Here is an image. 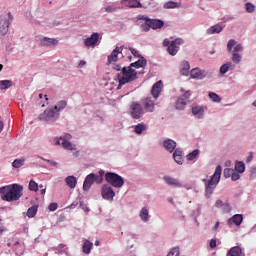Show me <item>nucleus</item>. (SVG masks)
Masks as SVG:
<instances>
[{
  "mask_svg": "<svg viewBox=\"0 0 256 256\" xmlns=\"http://www.w3.org/2000/svg\"><path fill=\"white\" fill-rule=\"evenodd\" d=\"M25 163L24 159H16L12 162V167L19 169L21 168Z\"/></svg>",
  "mask_w": 256,
  "mask_h": 256,
  "instance_id": "c03bdc74",
  "label": "nucleus"
},
{
  "mask_svg": "<svg viewBox=\"0 0 256 256\" xmlns=\"http://www.w3.org/2000/svg\"><path fill=\"white\" fill-rule=\"evenodd\" d=\"M163 179L170 186H174V187H182L183 186L177 179L172 178L170 176H165Z\"/></svg>",
  "mask_w": 256,
  "mask_h": 256,
  "instance_id": "a878e982",
  "label": "nucleus"
},
{
  "mask_svg": "<svg viewBox=\"0 0 256 256\" xmlns=\"http://www.w3.org/2000/svg\"><path fill=\"white\" fill-rule=\"evenodd\" d=\"M223 205H224V203H223L222 200H217V201L215 202V207H223Z\"/></svg>",
  "mask_w": 256,
  "mask_h": 256,
  "instance_id": "e2e57ef3",
  "label": "nucleus"
},
{
  "mask_svg": "<svg viewBox=\"0 0 256 256\" xmlns=\"http://www.w3.org/2000/svg\"><path fill=\"white\" fill-rule=\"evenodd\" d=\"M66 106H67L66 101H59L53 109L57 111V113H60V111H63V109H65Z\"/></svg>",
  "mask_w": 256,
  "mask_h": 256,
  "instance_id": "58836bf2",
  "label": "nucleus"
},
{
  "mask_svg": "<svg viewBox=\"0 0 256 256\" xmlns=\"http://www.w3.org/2000/svg\"><path fill=\"white\" fill-rule=\"evenodd\" d=\"M190 64L186 60L181 64V74L187 76L189 74Z\"/></svg>",
  "mask_w": 256,
  "mask_h": 256,
  "instance_id": "f704fd0d",
  "label": "nucleus"
},
{
  "mask_svg": "<svg viewBox=\"0 0 256 256\" xmlns=\"http://www.w3.org/2000/svg\"><path fill=\"white\" fill-rule=\"evenodd\" d=\"M41 46H47V47H51V46H55L58 44V40L55 38H48V37H43L40 40Z\"/></svg>",
  "mask_w": 256,
  "mask_h": 256,
  "instance_id": "aec40b11",
  "label": "nucleus"
},
{
  "mask_svg": "<svg viewBox=\"0 0 256 256\" xmlns=\"http://www.w3.org/2000/svg\"><path fill=\"white\" fill-rule=\"evenodd\" d=\"M142 106L144 113H153V111H155V102L151 98L142 100Z\"/></svg>",
  "mask_w": 256,
  "mask_h": 256,
  "instance_id": "4468645a",
  "label": "nucleus"
},
{
  "mask_svg": "<svg viewBox=\"0 0 256 256\" xmlns=\"http://www.w3.org/2000/svg\"><path fill=\"white\" fill-rule=\"evenodd\" d=\"M125 3V6L129 8H142L143 4L139 0H123Z\"/></svg>",
  "mask_w": 256,
  "mask_h": 256,
  "instance_id": "393cba45",
  "label": "nucleus"
},
{
  "mask_svg": "<svg viewBox=\"0 0 256 256\" xmlns=\"http://www.w3.org/2000/svg\"><path fill=\"white\" fill-rule=\"evenodd\" d=\"M2 222H3V220L0 219V236L3 235L7 231V228L4 226V224Z\"/></svg>",
  "mask_w": 256,
  "mask_h": 256,
  "instance_id": "6e6d98bb",
  "label": "nucleus"
},
{
  "mask_svg": "<svg viewBox=\"0 0 256 256\" xmlns=\"http://www.w3.org/2000/svg\"><path fill=\"white\" fill-rule=\"evenodd\" d=\"M139 21H147L150 22V26L152 30H159L162 29L165 25L163 20L160 19H150L145 15H138L137 16V25H139Z\"/></svg>",
  "mask_w": 256,
  "mask_h": 256,
  "instance_id": "39448f33",
  "label": "nucleus"
},
{
  "mask_svg": "<svg viewBox=\"0 0 256 256\" xmlns=\"http://www.w3.org/2000/svg\"><path fill=\"white\" fill-rule=\"evenodd\" d=\"M24 187L19 184L0 188L1 199L7 202L18 201L23 196Z\"/></svg>",
  "mask_w": 256,
  "mask_h": 256,
  "instance_id": "f257e3e1",
  "label": "nucleus"
},
{
  "mask_svg": "<svg viewBox=\"0 0 256 256\" xmlns=\"http://www.w3.org/2000/svg\"><path fill=\"white\" fill-rule=\"evenodd\" d=\"M226 256H245V254H243L241 247L234 246L228 250Z\"/></svg>",
  "mask_w": 256,
  "mask_h": 256,
  "instance_id": "4be33fe9",
  "label": "nucleus"
},
{
  "mask_svg": "<svg viewBox=\"0 0 256 256\" xmlns=\"http://www.w3.org/2000/svg\"><path fill=\"white\" fill-rule=\"evenodd\" d=\"M146 65H147V60H145V57L140 56L139 60H137V62H132L129 65V67H131L132 69L133 68L139 69V68H144Z\"/></svg>",
  "mask_w": 256,
  "mask_h": 256,
  "instance_id": "412c9836",
  "label": "nucleus"
},
{
  "mask_svg": "<svg viewBox=\"0 0 256 256\" xmlns=\"http://www.w3.org/2000/svg\"><path fill=\"white\" fill-rule=\"evenodd\" d=\"M235 170L238 173L242 174L245 171V164H244V162H236Z\"/></svg>",
  "mask_w": 256,
  "mask_h": 256,
  "instance_id": "79ce46f5",
  "label": "nucleus"
},
{
  "mask_svg": "<svg viewBox=\"0 0 256 256\" xmlns=\"http://www.w3.org/2000/svg\"><path fill=\"white\" fill-rule=\"evenodd\" d=\"M245 8L247 13H253L255 11V6L251 3H246Z\"/></svg>",
  "mask_w": 256,
  "mask_h": 256,
  "instance_id": "3c124183",
  "label": "nucleus"
},
{
  "mask_svg": "<svg viewBox=\"0 0 256 256\" xmlns=\"http://www.w3.org/2000/svg\"><path fill=\"white\" fill-rule=\"evenodd\" d=\"M105 13H115V11H118V7H115L113 5H108L104 7Z\"/></svg>",
  "mask_w": 256,
  "mask_h": 256,
  "instance_id": "8fccbe9b",
  "label": "nucleus"
},
{
  "mask_svg": "<svg viewBox=\"0 0 256 256\" xmlns=\"http://www.w3.org/2000/svg\"><path fill=\"white\" fill-rule=\"evenodd\" d=\"M57 208H58V204L57 203H51L48 206L49 211H56Z\"/></svg>",
  "mask_w": 256,
  "mask_h": 256,
  "instance_id": "bf43d9fd",
  "label": "nucleus"
},
{
  "mask_svg": "<svg viewBox=\"0 0 256 256\" xmlns=\"http://www.w3.org/2000/svg\"><path fill=\"white\" fill-rule=\"evenodd\" d=\"M112 69L115 71H121L122 66L120 64H115V62L112 64Z\"/></svg>",
  "mask_w": 256,
  "mask_h": 256,
  "instance_id": "052dcab7",
  "label": "nucleus"
},
{
  "mask_svg": "<svg viewBox=\"0 0 256 256\" xmlns=\"http://www.w3.org/2000/svg\"><path fill=\"white\" fill-rule=\"evenodd\" d=\"M167 256H180V249L179 247H173L169 254H167Z\"/></svg>",
  "mask_w": 256,
  "mask_h": 256,
  "instance_id": "09e8293b",
  "label": "nucleus"
},
{
  "mask_svg": "<svg viewBox=\"0 0 256 256\" xmlns=\"http://www.w3.org/2000/svg\"><path fill=\"white\" fill-rule=\"evenodd\" d=\"M13 15L11 12L8 13V17L0 16V34L6 35L9 31V26L13 22Z\"/></svg>",
  "mask_w": 256,
  "mask_h": 256,
  "instance_id": "6e6552de",
  "label": "nucleus"
},
{
  "mask_svg": "<svg viewBox=\"0 0 256 256\" xmlns=\"http://www.w3.org/2000/svg\"><path fill=\"white\" fill-rule=\"evenodd\" d=\"M86 65L85 60H81V62H79V67H84Z\"/></svg>",
  "mask_w": 256,
  "mask_h": 256,
  "instance_id": "774afa93",
  "label": "nucleus"
},
{
  "mask_svg": "<svg viewBox=\"0 0 256 256\" xmlns=\"http://www.w3.org/2000/svg\"><path fill=\"white\" fill-rule=\"evenodd\" d=\"M219 227H220V222L217 221V222L215 223L214 227H213V230H214V231H217V230L219 229Z\"/></svg>",
  "mask_w": 256,
  "mask_h": 256,
  "instance_id": "338daca9",
  "label": "nucleus"
},
{
  "mask_svg": "<svg viewBox=\"0 0 256 256\" xmlns=\"http://www.w3.org/2000/svg\"><path fill=\"white\" fill-rule=\"evenodd\" d=\"M59 117L58 111L53 108H47L42 114L39 115L40 121L55 122Z\"/></svg>",
  "mask_w": 256,
  "mask_h": 256,
  "instance_id": "423d86ee",
  "label": "nucleus"
},
{
  "mask_svg": "<svg viewBox=\"0 0 256 256\" xmlns=\"http://www.w3.org/2000/svg\"><path fill=\"white\" fill-rule=\"evenodd\" d=\"M232 174H233V170L228 169V168L224 169L223 175H224L225 178L232 177Z\"/></svg>",
  "mask_w": 256,
  "mask_h": 256,
  "instance_id": "864d4df0",
  "label": "nucleus"
},
{
  "mask_svg": "<svg viewBox=\"0 0 256 256\" xmlns=\"http://www.w3.org/2000/svg\"><path fill=\"white\" fill-rule=\"evenodd\" d=\"M94 182L100 184L103 182V178L102 177H99V176H96V179H94Z\"/></svg>",
  "mask_w": 256,
  "mask_h": 256,
  "instance_id": "0e129e2a",
  "label": "nucleus"
},
{
  "mask_svg": "<svg viewBox=\"0 0 256 256\" xmlns=\"http://www.w3.org/2000/svg\"><path fill=\"white\" fill-rule=\"evenodd\" d=\"M130 115L134 120L141 119V117L145 115V110L143 109V105L137 102H132L130 105Z\"/></svg>",
  "mask_w": 256,
  "mask_h": 256,
  "instance_id": "0eeeda50",
  "label": "nucleus"
},
{
  "mask_svg": "<svg viewBox=\"0 0 256 256\" xmlns=\"http://www.w3.org/2000/svg\"><path fill=\"white\" fill-rule=\"evenodd\" d=\"M80 207H81V209H83V211H86V212L89 211V208H88L87 205L84 204L83 202L80 203Z\"/></svg>",
  "mask_w": 256,
  "mask_h": 256,
  "instance_id": "680f3d73",
  "label": "nucleus"
},
{
  "mask_svg": "<svg viewBox=\"0 0 256 256\" xmlns=\"http://www.w3.org/2000/svg\"><path fill=\"white\" fill-rule=\"evenodd\" d=\"M137 79V71L132 69L131 66H124L122 71L117 74L118 87L117 89H122L125 84L131 83Z\"/></svg>",
  "mask_w": 256,
  "mask_h": 256,
  "instance_id": "f03ea898",
  "label": "nucleus"
},
{
  "mask_svg": "<svg viewBox=\"0 0 256 256\" xmlns=\"http://www.w3.org/2000/svg\"><path fill=\"white\" fill-rule=\"evenodd\" d=\"M98 40H99V33H92V36L86 38L85 46L86 47L95 46Z\"/></svg>",
  "mask_w": 256,
  "mask_h": 256,
  "instance_id": "f3484780",
  "label": "nucleus"
},
{
  "mask_svg": "<svg viewBox=\"0 0 256 256\" xmlns=\"http://www.w3.org/2000/svg\"><path fill=\"white\" fill-rule=\"evenodd\" d=\"M163 83L162 81H158L157 83L154 84L151 90V94L155 99H157L162 91Z\"/></svg>",
  "mask_w": 256,
  "mask_h": 256,
  "instance_id": "a211bd4d",
  "label": "nucleus"
},
{
  "mask_svg": "<svg viewBox=\"0 0 256 256\" xmlns=\"http://www.w3.org/2000/svg\"><path fill=\"white\" fill-rule=\"evenodd\" d=\"M170 40L169 39H165L164 41H163V45H164V47H169L170 46Z\"/></svg>",
  "mask_w": 256,
  "mask_h": 256,
  "instance_id": "69168bd1",
  "label": "nucleus"
},
{
  "mask_svg": "<svg viewBox=\"0 0 256 256\" xmlns=\"http://www.w3.org/2000/svg\"><path fill=\"white\" fill-rule=\"evenodd\" d=\"M199 153H200L199 149H194L192 152L186 155V159H188V161H194L198 157Z\"/></svg>",
  "mask_w": 256,
  "mask_h": 256,
  "instance_id": "e433bc0d",
  "label": "nucleus"
},
{
  "mask_svg": "<svg viewBox=\"0 0 256 256\" xmlns=\"http://www.w3.org/2000/svg\"><path fill=\"white\" fill-rule=\"evenodd\" d=\"M138 26H140L143 32H149V30L151 29L150 21L147 20H144V23H141V20H139Z\"/></svg>",
  "mask_w": 256,
  "mask_h": 256,
  "instance_id": "c9c22d12",
  "label": "nucleus"
},
{
  "mask_svg": "<svg viewBox=\"0 0 256 256\" xmlns=\"http://www.w3.org/2000/svg\"><path fill=\"white\" fill-rule=\"evenodd\" d=\"M243 222V215L235 214L231 218L228 219L227 223L229 226L235 225L236 227H240Z\"/></svg>",
  "mask_w": 256,
  "mask_h": 256,
  "instance_id": "dca6fc26",
  "label": "nucleus"
},
{
  "mask_svg": "<svg viewBox=\"0 0 256 256\" xmlns=\"http://www.w3.org/2000/svg\"><path fill=\"white\" fill-rule=\"evenodd\" d=\"M209 246L211 249H215L217 247V240L216 239H211Z\"/></svg>",
  "mask_w": 256,
  "mask_h": 256,
  "instance_id": "13d9d810",
  "label": "nucleus"
},
{
  "mask_svg": "<svg viewBox=\"0 0 256 256\" xmlns=\"http://www.w3.org/2000/svg\"><path fill=\"white\" fill-rule=\"evenodd\" d=\"M95 179H96V175L93 173L86 176V179L83 185V188L85 191H88L91 188L92 184L95 182Z\"/></svg>",
  "mask_w": 256,
  "mask_h": 256,
  "instance_id": "6ab92c4d",
  "label": "nucleus"
},
{
  "mask_svg": "<svg viewBox=\"0 0 256 256\" xmlns=\"http://www.w3.org/2000/svg\"><path fill=\"white\" fill-rule=\"evenodd\" d=\"M176 146H177L176 141H174L172 139H167V140L164 141V147L170 153H172L175 150Z\"/></svg>",
  "mask_w": 256,
  "mask_h": 256,
  "instance_id": "b1692460",
  "label": "nucleus"
},
{
  "mask_svg": "<svg viewBox=\"0 0 256 256\" xmlns=\"http://www.w3.org/2000/svg\"><path fill=\"white\" fill-rule=\"evenodd\" d=\"M38 213V206L34 205V206H31L30 208H28L27 210V217L29 219L31 218H35L36 215Z\"/></svg>",
  "mask_w": 256,
  "mask_h": 256,
  "instance_id": "473e14b6",
  "label": "nucleus"
},
{
  "mask_svg": "<svg viewBox=\"0 0 256 256\" xmlns=\"http://www.w3.org/2000/svg\"><path fill=\"white\" fill-rule=\"evenodd\" d=\"M56 145H62V147L65 150H68V151H76L77 150L76 144H73V143L69 142L68 140H66L65 138H62V137H60L56 141Z\"/></svg>",
  "mask_w": 256,
  "mask_h": 256,
  "instance_id": "ddd939ff",
  "label": "nucleus"
},
{
  "mask_svg": "<svg viewBox=\"0 0 256 256\" xmlns=\"http://www.w3.org/2000/svg\"><path fill=\"white\" fill-rule=\"evenodd\" d=\"M66 184L71 188L74 189L77 185V179L74 176H69L65 179Z\"/></svg>",
  "mask_w": 256,
  "mask_h": 256,
  "instance_id": "72a5a7b5",
  "label": "nucleus"
},
{
  "mask_svg": "<svg viewBox=\"0 0 256 256\" xmlns=\"http://www.w3.org/2000/svg\"><path fill=\"white\" fill-rule=\"evenodd\" d=\"M192 115H197L201 119L204 115V108L202 106L192 107Z\"/></svg>",
  "mask_w": 256,
  "mask_h": 256,
  "instance_id": "7c9ffc66",
  "label": "nucleus"
},
{
  "mask_svg": "<svg viewBox=\"0 0 256 256\" xmlns=\"http://www.w3.org/2000/svg\"><path fill=\"white\" fill-rule=\"evenodd\" d=\"M208 96L213 102L220 103L222 101V98L215 92H209Z\"/></svg>",
  "mask_w": 256,
  "mask_h": 256,
  "instance_id": "a19ab883",
  "label": "nucleus"
},
{
  "mask_svg": "<svg viewBox=\"0 0 256 256\" xmlns=\"http://www.w3.org/2000/svg\"><path fill=\"white\" fill-rule=\"evenodd\" d=\"M13 86V82L12 81H9V80H2L0 81V89L1 90H6L10 87Z\"/></svg>",
  "mask_w": 256,
  "mask_h": 256,
  "instance_id": "4c0bfd02",
  "label": "nucleus"
},
{
  "mask_svg": "<svg viewBox=\"0 0 256 256\" xmlns=\"http://www.w3.org/2000/svg\"><path fill=\"white\" fill-rule=\"evenodd\" d=\"M123 48L122 47H116L110 55L107 56V65H111L113 63H116L119 60V55L122 54Z\"/></svg>",
  "mask_w": 256,
  "mask_h": 256,
  "instance_id": "9b49d317",
  "label": "nucleus"
},
{
  "mask_svg": "<svg viewBox=\"0 0 256 256\" xmlns=\"http://www.w3.org/2000/svg\"><path fill=\"white\" fill-rule=\"evenodd\" d=\"M179 7H180V5L174 1H169L164 4L165 9H175V8H179Z\"/></svg>",
  "mask_w": 256,
  "mask_h": 256,
  "instance_id": "ea45409f",
  "label": "nucleus"
},
{
  "mask_svg": "<svg viewBox=\"0 0 256 256\" xmlns=\"http://www.w3.org/2000/svg\"><path fill=\"white\" fill-rule=\"evenodd\" d=\"M29 190L34 191V192H38L39 191V185L34 180H31L29 182Z\"/></svg>",
  "mask_w": 256,
  "mask_h": 256,
  "instance_id": "de8ad7c7",
  "label": "nucleus"
},
{
  "mask_svg": "<svg viewBox=\"0 0 256 256\" xmlns=\"http://www.w3.org/2000/svg\"><path fill=\"white\" fill-rule=\"evenodd\" d=\"M232 62L235 63V64H239L241 63V54L237 53V52H234L232 54V58H231Z\"/></svg>",
  "mask_w": 256,
  "mask_h": 256,
  "instance_id": "49530a36",
  "label": "nucleus"
},
{
  "mask_svg": "<svg viewBox=\"0 0 256 256\" xmlns=\"http://www.w3.org/2000/svg\"><path fill=\"white\" fill-rule=\"evenodd\" d=\"M233 47H234V51H233ZM227 50L229 53L234 52H242L243 47L241 46V44H237V42L235 41V39H230L227 43Z\"/></svg>",
  "mask_w": 256,
  "mask_h": 256,
  "instance_id": "2eb2a0df",
  "label": "nucleus"
},
{
  "mask_svg": "<svg viewBox=\"0 0 256 256\" xmlns=\"http://www.w3.org/2000/svg\"><path fill=\"white\" fill-rule=\"evenodd\" d=\"M190 77H192V79H203L204 75L200 69L195 68L192 71H190Z\"/></svg>",
  "mask_w": 256,
  "mask_h": 256,
  "instance_id": "c756f323",
  "label": "nucleus"
},
{
  "mask_svg": "<svg viewBox=\"0 0 256 256\" xmlns=\"http://www.w3.org/2000/svg\"><path fill=\"white\" fill-rule=\"evenodd\" d=\"M140 218L143 222L148 221V210L146 208H142L140 211Z\"/></svg>",
  "mask_w": 256,
  "mask_h": 256,
  "instance_id": "a18cd8bd",
  "label": "nucleus"
},
{
  "mask_svg": "<svg viewBox=\"0 0 256 256\" xmlns=\"http://www.w3.org/2000/svg\"><path fill=\"white\" fill-rule=\"evenodd\" d=\"M39 158L47 163H49L51 166H57L58 162H55L54 160H46V158H42V156H39Z\"/></svg>",
  "mask_w": 256,
  "mask_h": 256,
  "instance_id": "5fc2aeb1",
  "label": "nucleus"
},
{
  "mask_svg": "<svg viewBox=\"0 0 256 256\" xmlns=\"http://www.w3.org/2000/svg\"><path fill=\"white\" fill-rule=\"evenodd\" d=\"M190 97H191V92L186 91V93H184L183 96L178 98L176 105H175L176 109L178 111H183L185 109L187 103L189 102Z\"/></svg>",
  "mask_w": 256,
  "mask_h": 256,
  "instance_id": "1a4fd4ad",
  "label": "nucleus"
},
{
  "mask_svg": "<svg viewBox=\"0 0 256 256\" xmlns=\"http://www.w3.org/2000/svg\"><path fill=\"white\" fill-rule=\"evenodd\" d=\"M173 158L176 163L179 165L183 164V152L180 149H176L175 152L173 153Z\"/></svg>",
  "mask_w": 256,
  "mask_h": 256,
  "instance_id": "bb28decb",
  "label": "nucleus"
},
{
  "mask_svg": "<svg viewBox=\"0 0 256 256\" xmlns=\"http://www.w3.org/2000/svg\"><path fill=\"white\" fill-rule=\"evenodd\" d=\"M241 178V176L239 175L238 172H232V175H231V180L232 181H237Z\"/></svg>",
  "mask_w": 256,
  "mask_h": 256,
  "instance_id": "4d7b16f0",
  "label": "nucleus"
},
{
  "mask_svg": "<svg viewBox=\"0 0 256 256\" xmlns=\"http://www.w3.org/2000/svg\"><path fill=\"white\" fill-rule=\"evenodd\" d=\"M129 50L134 57L141 58V54H139V51H137V49H135L133 47H129Z\"/></svg>",
  "mask_w": 256,
  "mask_h": 256,
  "instance_id": "603ef678",
  "label": "nucleus"
},
{
  "mask_svg": "<svg viewBox=\"0 0 256 256\" xmlns=\"http://www.w3.org/2000/svg\"><path fill=\"white\" fill-rule=\"evenodd\" d=\"M93 248V242L86 240L83 244V253L89 255Z\"/></svg>",
  "mask_w": 256,
  "mask_h": 256,
  "instance_id": "2f4dec72",
  "label": "nucleus"
},
{
  "mask_svg": "<svg viewBox=\"0 0 256 256\" xmlns=\"http://www.w3.org/2000/svg\"><path fill=\"white\" fill-rule=\"evenodd\" d=\"M14 251L17 256H22L24 254L25 248L19 241L14 243Z\"/></svg>",
  "mask_w": 256,
  "mask_h": 256,
  "instance_id": "c85d7f7f",
  "label": "nucleus"
},
{
  "mask_svg": "<svg viewBox=\"0 0 256 256\" xmlns=\"http://www.w3.org/2000/svg\"><path fill=\"white\" fill-rule=\"evenodd\" d=\"M101 195L106 200H113L116 193L112 187H109L108 185H104L101 189Z\"/></svg>",
  "mask_w": 256,
  "mask_h": 256,
  "instance_id": "f8f14e48",
  "label": "nucleus"
},
{
  "mask_svg": "<svg viewBox=\"0 0 256 256\" xmlns=\"http://www.w3.org/2000/svg\"><path fill=\"white\" fill-rule=\"evenodd\" d=\"M146 130V125L141 123L135 126V133L141 135Z\"/></svg>",
  "mask_w": 256,
  "mask_h": 256,
  "instance_id": "37998d69",
  "label": "nucleus"
},
{
  "mask_svg": "<svg viewBox=\"0 0 256 256\" xmlns=\"http://www.w3.org/2000/svg\"><path fill=\"white\" fill-rule=\"evenodd\" d=\"M184 44V40L182 38H177L172 41L168 46L167 50L171 56H175L179 51V46Z\"/></svg>",
  "mask_w": 256,
  "mask_h": 256,
  "instance_id": "9d476101",
  "label": "nucleus"
},
{
  "mask_svg": "<svg viewBox=\"0 0 256 256\" xmlns=\"http://www.w3.org/2000/svg\"><path fill=\"white\" fill-rule=\"evenodd\" d=\"M105 181L112 185L114 188H121L125 184L123 177L112 172H108L105 174Z\"/></svg>",
  "mask_w": 256,
  "mask_h": 256,
  "instance_id": "20e7f679",
  "label": "nucleus"
},
{
  "mask_svg": "<svg viewBox=\"0 0 256 256\" xmlns=\"http://www.w3.org/2000/svg\"><path fill=\"white\" fill-rule=\"evenodd\" d=\"M233 71L235 70V64H233V62H226V64H223L220 68V74L225 75L227 74L229 71Z\"/></svg>",
  "mask_w": 256,
  "mask_h": 256,
  "instance_id": "5701e85b",
  "label": "nucleus"
},
{
  "mask_svg": "<svg viewBox=\"0 0 256 256\" xmlns=\"http://www.w3.org/2000/svg\"><path fill=\"white\" fill-rule=\"evenodd\" d=\"M222 176V167L217 166L214 174L211 176L210 180L205 184V196L211 198L214 193L215 188L219 184Z\"/></svg>",
  "mask_w": 256,
  "mask_h": 256,
  "instance_id": "7ed1b4c3",
  "label": "nucleus"
},
{
  "mask_svg": "<svg viewBox=\"0 0 256 256\" xmlns=\"http://www.w3.org/2000/svg\"><path fill=\"white\" fill-rule=\"evenodd\" d=\"M223 31V27L219 24L210 27L207 30L208 35L220 34Z\"/></svg>",
  "mask_w": 256,
  "mask_h": 256,
  "instance_id": "cd10ccee",
  "label": "nucleus"
}]
</instances>
